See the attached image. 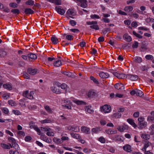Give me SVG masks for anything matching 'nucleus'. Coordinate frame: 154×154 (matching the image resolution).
I'll list each match as a JSON object with an SVG mask.
<instances>
[{"label":"nucleus","mask_w":154,"mask_h":154,"mask_svg":"<svg viewBox=\"0 0 154 154\" xmlns=\"http://www.w3.org/2000/svg\"><path fill=\"white\" fill-rule=\"evenodd\" d=\"M86 23L88 25H92L90 26V27L91 29L97 30L99 29L98 26L97 24V21H88Z\"/></svg>","instance_id":"1"},{"label":"nucleus","mask_w":154,"mask_h":154,"mask_svg":"<svg viewBox=\"0 0 154 154\" xmlns=\"http://www.w3.org/2000/svg\"><path fill=\"white\" fill-rule=\"evenodd\" d=\"M33 94V92H30L29 93V91H26L23 92L22 95L24 97L26 98L30 99H32L33 98L32 95Z\"/></svg>","instance_id":"2"},{"label":"nucleus","mask_w":154,"mask_h":154,"mask_svg":"<svg viewBox=\"0 0 154 154\" xmlns=\"http://www.w3.org/2000/svg\"><path fill=\"white\" fill-rule=\"evenodd\" d=\"M111 107L109 105H105L101 107V110L105 113L109 112L111 110Z\"/></svg>","instance_id":"3"},{"label":"nucleus","mask_w":154,"mask_h":154,"mask_svg":"<svg viewBox=\"0 0 154 154\" xmlns=\"http://www.w3.org/2000/svg\"><path fill=\"white\" fill-rule=\"evenodd\" d=\"M74 1L80 3V6L83 8H86L88 6L87 1L86 0H74Z\"/></svg>","instance_id":"4"},{"label":"nucleus","mask_w":154,"mask_h":154,"mask_svg":"<svg viewBox=\"0 0 154 154\" xmlns=\"http://www.w3.org/2000/svg\"><path fill=\"white\" fill-rule=\"evenodd\" d=\"M130 79L132 81H135L138 79V77L137 75H133L131 74L126 75L125 78Z\"/></svg>","instance_id":"5"},{"label":"nucleus","mask_w":154,"mask_h":154,"mask_svg":"<svg viewBox=\"0 0 154 154\" xmlns=\"http://www.w3.org/2000/svg\"><path fill=\"white\" fill-rule=\"evenodd\" d=\"M112 73L118 79H124L125 78L126 74L119 73L116 72H112Z\"/></svg>","instance_id":"6"},{"label":"nucleus","mask_w":154,"mask_h":154,"mask_svg":"<svg viewBox=\"0 0 154 154\" xmlns=\"http://www.w3.org/2000/svg\"><path fill=\"white\" fill-rule=\"evenodd\" d=\"M81 130L83 133L87 134H89L90 133V128L86 126H82L81 128Z\"/></svg>","instance_id":"7"},{"label":"nucleus","mask_w":154,"mask_h":154,"mask_svg":"<svg viewBox=\"0 0 154 154\" xmlns=\"http://www.w3.org/2000/svg\"><path fill=\"white\" fill-rule=\"evenodd\" d=\"M56 11L59 14L62 15L65 13V11L63 9L60 8V7L59 6H56L55 8Z\"/></svg>","instance_id":"8"},{"label":"nucleus","mask_w":154,"mask_h":154,"mask_svg":"<svg viewBox=\"0 0 154 154\" xmlns=\"http://www.w3.org/2000/svg\"><path fill=\"white\" fill-rule=\"evenodd\" d=\"M72 101L78 105L86 104V103L85 102L82 100H78L75 98H74L73 99Z\"/></svg>","instance_id":"9"},{"label":"nucleus","mask_w":154,"mask_h":154,"mask_svg":"<svg viewBox=\"0 0 154 154\" xmlns=\"http://www.w3.org/2000/svg\"><path fill=\"white\" fill-rule=\"evenodd\" d=\"M114 87L118 90H123L124 89L123 85L121 83H117L115 85Z\"/></svg>","instance_id":"10"},{"label":"nucleus","mask_w":154,"mask_h":154,"mask_svg":"<svg viewBox=\"0 0 154 154\" xmlns=\"http://www.w3.org/2000/svg\"><path fill=\"white\" fill-rule=\"evenodd\" d=\"M51 90L54 93L57 94H60L62 93V91L59 88H57L54 86L51 87Z\"/></svg>","instance_id":"11"},{"label":"nucleus","mask_w":154,"mask_h":154,"mask_svg":"<svg viewBox=\"0 0 154 154\" xmlns=\"http://www.w3.org/2000/svg\"><path fill=\"white\" fill-rule=\"evenodd\" d=\"M37 70L35 69H32V68H30L28 69L27 72L31 75H34L37 73Z\"/></svg>","instance_id":"12"},{"label":"nucleus","mask_w":154,"mask_h":154,"mask_svg":"<svg viewBox=\"0 0 154 154\" xmlns=\"http://www.w3.org/2000/svg\"><path fill=\"white\" fill-rule=\"evenodd\" d=\"M123 149L125 151L127 152H130L132 151L131 146L128 144L124 146L123 147Z\"/></svg>","instance_id":"13"},{"label":"nucleus","mask_w":154,"mask_h":154,"mask_svg":"<svg viewBox=\"0 0 154 154\" xmlns=\"http://www.w3.org/2000/svg\"><path fill=\"white\" fill-rule=\"evenodd\" d=\"M100 76L103 79L107 78L109 77V74L106 72H101L99 74Z\"/></svg>","instance_id":"14"},{"label":"nucleus","mask_w":154,"mask_h":154,"mask_svg":"<svg viewBox=\"0 0 154 154\" xmlns=\"http://www.w3.org/2000/svg\"><path fill=\"white\" fill-rule=\"evenodd\" d=\"M146 125L147 123L145 121L142 122H138V128L140 129H143L146 127Z\"/></svg>","instance_id":"15"},{"label":"nucleus","mask_w":154,"mask_h":154,"mask_svg":"<svg viewBox=\"0 0 154 154\" xmlns=\"http://www.w3.org/2000/svg\"><path fill=\"white\" fill-rule=\"evenodd\" d=\"M85 109L86 111L89 113H92L94 112V110L92 109L91 106H88L85 107Z\"/></svg>","instance_id":"16"},{"label":"nucleus","mask_w":154,"mask_h":154,"mask_svg":"<svg viewBox=\"0 0 154 154\" xmlns=\"http://www.w3.org/2000/svg\"><path fill=\"white\" fill-rule=\"evenodd\" d=\"M123 38L124 40L128 42H130L132 40L131 37L127 34H125L123 35Z\"/></svg>","instance_id":"17"},{"label":"nucleus","mask_w":154,"mask_h":154,"mask_svg":"<svg viewBox=\"0 0 154 154\" xmlns=\"http://www.w3.org/2000/svg\"><path fill=\"white\" fill-rule=\"evenodd\" d=\"M96 93L94 91H91L88 92L87 94V96L89 98H92L95 96Z\"/></svg>","instance_id":"18"},{"label":"nucleus","mask_w":154,"mask_h":154,"mask_svg":"<svg viewBox=\"0 0 154 154\" xmlns=\"http://www.w3.org/2000/svg\"><path fill=\"white\" fill-rule=\"evenodd\" d=\"M127 121L134 127H137V126L133 119H127Z\"/></svg>","instance_id":"19"},{"label":"nucleus","mask_w":154,"mask_h":154,"mask_svg":"<svg viewBox=\"0 0 154 154\" xmlns=\"http://www.w3.org/2000/svg\"><path fill=\"white\" fill-rule=\"evenodd\" d=\"M50 2L54 3L56 5H60L61 4V0H47Z\"/></svg>","instance_id":"20"},{"label":"nucleus","mask_w":154,"mask_h":154,"mask_svg":"<svg viewBox=\"0 0 154 154\" xmlns=\"http://www.w3.org/2000/svg\"><path fill=\"white\" fill-rule=\"evenodd\" d=\"M51 40L54 44H57L58 42L57 38L55 36H53L51 37Z\"/></svg>","instance_id":"21"},{"label":"nucleus","mask_w":154,"mask_h":154,"mask_svg":"<svg viewBox=\"0 0 154 154\" xmlns=\"http://www.w3.org/2000/svg\"><path fill=\"white\" fill-rule=\"evenodd\" d=\"M24 12L26 14H32L34 13V12L31 9L27 8L25 9Z\"/></svg>","instance_id":"22"},{"label":"nucleus","mask_w":154,"mask_h":154,"mask_svg":"<svg viewBox=\"0 0 154 154\" xmlns=\"http://www.w3.org/2000/svg\"><path fill=\"white\" fill-rule=\"evenodd\" d=\"M32 126V127L38 132V134L39 135H42L41 133V131L40 129L37 127L35 126V125H31L30 127L31 128Z\"/></svg>","instance_id":"23"},{"label":"nucleus","mask_w":154,"mask_h":154,"mask_svg":"<svg viewBox=\"0 0 154 154\" xmlns=\"http://www.w3.org/2000/svg\"><path fill=\"white\" fill-rule=\"evenodd\" d=\"M70 134L72 137L76 139H79L80 138V136L79 135L73 132H71L70 133Z\"/></svg>","instance_id":"24"},{"label":"nucleus","mask_w":154,"mask_h":154,"mask_svg":"<svg viewBox=\"0 0 154 154\" xmlns=\"http://www.w3.org/2000/svg\"><path fill=\"white\" fill-rule=\"evenodd\" d=\"M28 57L29 59L30 58L32 59H36L37 58V56L35 54L33 53H30L28 54Z\"/></svg>","instance_id":"25"},{"label":"nucleus","mask_w":154,"mask_h":154,"mask_svg":"<svg viewBox=\"0 0 154 154\" xmlns=\"http://www.w3.org/2000/svg\"><path fill=\"white\" fill-rule=\"evenodd\" d=\"M65 103H68V104H66L65 105H63V106H64L65 107H66V108L68 109H71V106L70 104L72 103L71 102H70L69 100H66L65 101Z\"/></svg>","instance_id":"26"},{"label":"nucleus","mask_w":154,"mask_h":154,"mask_svg":"<svg viewBox=\"0 0 154 154\" xmlns=\"http://www.w3.org/2000/svg\"><path fill=\"white\" fill-rule=\"evenodd\" d=\"M7 54V52L2 49L0 50V57H3L5 56Z\"/></svg>","instance_id":"27"},{"label":"nucleus","mask_w":154,"mask_h":154,"mask_svg":"<svg viewBox=\"0 0 154 154\" xmlns=\"http://www.w3.org/2000/svg\"><path fill=\"white\" fill-rule=\"evenodd\" d=\"M101 130V128L100 127H96L93 128L91 130L92 132L97 133Z\"/></svg>","instance_id":"28"},{"label":"nucleus","mask_w":154,"mask_h":154,"mask_svg":"<svg viewBox=\"0 0 154 154\" xmlns=\"http://www.w3.org/2000/svg\"><path fill=\"white\" fill-rule=\"evenodd\" d=\"M125 11L127 12H129L132 11L133 8L132 6H129L125 7L124 9Z\"/></svg>","instance_id":"29"},{"label":"nucleus","mask_w":154,"mask_h":154,"mask_svg":"<svg viewBox=\"0 0 154 154\" xmlns=\"http://www.w3.org/2000/svg\"><path fill=\"white\" fill-rule=\"evenodd\" d=\"M62 65L61 62L60 60H58L54 63V65L56 67H59Z\"/></svg>","instance_id":"30"},{"label":"nucleus","mask_w":154,"mask_h":154,"mask_svg":"<svg viewBox=\"0 0 154 154\" xmlns=\"http://www.w3.org/2000/svg\"><path fill=\"white\" fill-rule=\"evenodd\" d=\"M53 141L54 142L57 144L61 143H62V140L57 137H54L53 138Z\"/></svg>","instance_id":"31"},{"label":"nucleus","mask_w":154,"mask_h":154,"mask_svg":"<svg viewBox=\"0 0 154 154\" xmlns=\"http://www.w3.org/2000/svg\"><path fill=\"white\" fill-rule=\"evenodd\" d=\"M141 137L143 139L147 140L150 138V136L149 134H143L141 135Z\"/></svg>","instance_id":"32"},{"label":"nucleus","mask_w":154,"mask_h":154,"mask_svg":"<svg viewBox=\"0 0 154 154\" xmlns=\"http://www.w3.org/2000/svg\"><path fill=\"white\" fill-rule=\"evenodd\" d=\"M136 94L137 96L139 97H142L143 95V93L141 91L137 89H136Z\"/></svg>","instance_id":"33"},{"label":"nucleus","mask_w":154,"mask_h":154,"mask_svg":"<svg viewBox=\"0 0 154 154\" xmlns=\"http://www.w3.org/2000/svg\"><path fill=\"white\" fill-rule=\"evenodd\" d=\"M134 61L137 63H141L142 61V58L139 57H136L134 58Z\"/></svg>","instance_id":"34"},{"label":"nucleus","mask_w":154,"mask_h":154,"mask_svg":"<svg viewBox=\"0 0 154 154\" xmlns=\"http://www.w3.org/2000/svg\"><path fill=\"white\" fill-rule=\"evenodd\" d=\"M10 146L12 148L13 147L16 150H18L19 149V147L18 144L17 143H15L14 144H13L11 145V144H10Z\"/></svg>","instance_id":"35"},{"label":"nucleus","mask_w":154,"mask_h":154,"mask_svg":"<svg viewBox=\"0 0 154 154\" xmlns=\"http://www.w3.org/2000/svg\"><path fill=\"white\" fill-rule=\"evenodd\" d=\"M3 86L4 88L8 89L9 90H11L12 89L11 85L9 84H4L3 85Z\"/></svg>","instance_id":"36"},{"label":"nucleus","mask_w":154,"mask_h":154,"mask_svg":"<svg viewBox=\"0 0 154 154\" xmlns=\"http://www.w3.org/2000/svg\"><path fill=\"white\" fill-rule=\"evenodd\" d=\"M8 103L12 106H15L17 105L16 102L12 100H10L8 101Z\"/></svg>","instance_id":"37"},{"label":"nucleus","mask_w":154,"mask_h":154,"mask_svg":"<svg viewBox=\"0 0 154 154\" xmlns=\"http://www.w3.org/2000/svg\"><path fill=\"white\" fill-rule=\"evenodd\" d=\"M122 116V115L119 112L115 113L113 115V117L117 118H120Z\"/></svg>","instance_id":"38"},{"label":"nucleus","mask_w":154,"mask_h":154,"mask_svg":"<svg viewBox=\"0 0 154 154\" xmlns=\"http://www.w3.org/2000/svg\"><path fill=\"white\" fill-rule=\"evenodd\" d=\"M62 73L65 75H66L67 76L69 77H72V73L70 72L64 71L62 72Z\"/></svg>","instance_id":"39"},{"label":"nucleus","mask_w":154,"mask_h":154,"mask_svg":"<svg viewBox=\"0 0 154 154\" xmlns=\"http://www.w3.org/2000/svg\"><path fill=\"white\" fill-rule=\"evenodd\" d=\"M1 146L2 148L6 149H9L11 147L10 144H9V145H8L5 143H1Z\"/></svg>","instance_id":"40"},{"label":"nucleus","mask_w":154,"mask_h":154,"mask_svg":"<svg viewBox=\"0 0 154 154\" xmlns=\"http://www.w3.org/2000/svg\"><path fill=\"white\" fill-rule=\"evenodd\" d=\"M8 140L11 143V145L13 144H14V143H16V140L13 137H9L8 138Z\"/></svg>","instance_id":"41"},{"label":"nucleus","mask_w":154,"mask_h":154,"mask_svg":"<svg viewBox=\"0 0 154 154\" xmlns=\"http://www.w3.org/2000/svg\"><path fill=\"white\" fill-rule=\"evenodd\" d=\"M117 129L119 131L121 132H123L125 130V128L124 126H119Z\"/></svg>","instance_id":"42"},{"label":"nucleus","mask_w":154,"mask_h":154,"mask_svg":"<svg viewBox=\"0 0 154 154\" xmlns=\"http://www.w3.org/2000/svg\"><path fill=\"white\" fill-rule=\"evenodd\" d=\"M90 79L91 80L93 81V82L95 84H99V82L93 76H91L90 77Z\"/></svg>","instance_id":"43"},{"label":"nucleus","mask_w":154,"mask_h":154,"mask_svg":"<svg viewBox=\"0 0 154 154\" xmlns=\"http://www.w3.org/2000/svg\"><path fill=\"white\" fill-rule=\"evenodd\" d=\"M41 130L44 131H51V129L48 127H42L41 128Z\"/></svg>","instance_id":"44"},{"label":"nucleus","mask_w":154,"mask_h":154,"mask_svg":"<svg viewBox=\"0 0 154 154\" xmlns=\"http://www.w3.org/2000/svg\"><path fill=\"white\" fill-rule=\"evenodd\" d=\"M34 2L32 0H29L26 2V4L28 5H33L34 4Z\"/></svg>","instance_id":"45"},{"label":"nucleus","mask_w":154,"mask_h":154,"mask_svg":"<svg viewBox=\"0 0 154 154\" xmlns=\"http://www.w3.org/2000/svg\"><path fill=\"white\" fill-rule=\"evenodd\" d=\"M41 122L42 123H50L51 122V121L50 119H46L44 120H42Z\"/></svg>","instance_id":"46"},{"label":"nucleus","mask_w":154,"mask_h":154,"mask_svg":"<svg viewBox=\"0 0 154 154\" xmlns=\"http://www.w3.org/2000/svg\"><path fill=\"white\" fill-rule=\"evenodd\" d=\"M45 109L48 112L51 113L52 112V110L48 106H44Z\"/></svg>","instance_id":"47"},{"label":"nucleus","mask_w":154,"mask_h":154,"mask_svg":"<svg viewBox=\"0 0 154 154\" xmlns=\"http://www.w3.org/2000/svg\"><path fill=\"white\" fill-rule=\"evenodd\" d=\"M133 34L134 35L139 38H142V36L136 33L134 31H133Z\"/></svg>","instance_id":"48"},{"label":"nucleus","mask_w":154,"mask_h":154,"mask_svg":"<svg viewBox=\"0 0 154 154\" xmlns=\"http://www.w3.org/2000/svg\"><path fill=\"white\" fill-rule=\"evenodd\" d=\"M11 12L15 14H18L20 13V11L18 9H14L11 10Z\"/></svg>","instance_id":"49"},{"label":"nucleus","mask_w":154,"mask_h":154,"mask_svg":"<svg viewBox=\"0 0 154 154\" xmlns=\"http://www.w3.org/2000/svg\"><path fill=\"white\" fill-rule=\"evenodd\" d=\"M69 23L72 26H74L76 24V22L74 20H70L69 21Z\"/></svg>","instance_id":"50"},{"label":"nucleus","mask_w":154,"mask_h":154,"mask_svg":"<svg viewBox=\"0 0 154 154\" xmlns=\"http://www.w3.org/2000/svg\"><path fill=\"white\" fill-rule=\"evenodd\" d=\"M141 70L143 71H145L148 69V66H142L140 67Z\"/></svg>","instance_id":"51"},{"label":"nucleus","mask_w":154,"mask_h":154,"mask_svg":"<svg viewBox=\"0 0 154 154\" xmlns=\"http://www.w3.org/2000/svg\"><path fill=\"white\" fill-rule=\"evenodd\" d=\"M145 58L147 60H152L153 57L152 55H147L145 56Z\"/></svg>","instance_id":"52"},{"label":"nucleus","mask_w":154,"mask_h":154,"mask_svg":"<svg viewBox=\"0 0 154 154\" xmlns=\"http://www.w3.org/2000/svg\"><path fill=\"white\" fill-rule=\"evenodd\" d=\"M28 108L29 109H34L37 108V107L36 106H32L31 104L28 106Z\"/></svg>","instance_id":"53"},{"label":"nucleus","mask_w":154,"mask_h":154,"mask_svg":"<svg viewBox=\"0 0 154 154\" xmlns=\"http://www.w3.org/2000/svg\"><path fill=\"white\" fill-rule=\"evenodd\" d=\"M139 43L137 42H135L132 45V47L134 48H137L138 46Z\"/></svg>","instance_id":"54"},{"label":"nucleus","mask_w":154,"mask_h":154,"mask_svg":"<svg viewBox=\"0 0 154 154\" xmlns=\"http://www.w3.org/2000/svg\"><path fill=\"white\" fill-rule=\"evenodd\" d=\"M10 6L13 8H16L18 7V5L15 3H12L10 4Z\"/></svg>","instance_id":"55"},{"label":"nucleus","mask_w":154,"mask_h":154,"mask_svg":"<svg viewBox=\"0 0 154 154\" xmlns=\"http://www.w3.org/2000/svg\"><path fill=\"white\" fill-rule=\"evenodd\" d=\"M66 38L69 40H71L73 39V36L71 35H67L66 36Z\"/></svg>","instance_id":"56"},{"label":"nucleus","mask_w":154,"mask_h":154,"mask_svg":"<svg viewBox=\"0 0 154 154\" xmlns=\"http://www.w3.org/2000/svg\"><path fill=\"white\" fill-rule=\"evenodd\" d=\"M91 17L92 19H99L100 17L99 16L96 14L91 15L90 16Z\"/></svg>","instance_id":"57"},{"label":"nucleus","mask_w":154,"mask_h":154,"mask_svg":"<svg viewBox=\"0 0 154 154\" xmlns=\"http://www.w3.org/2000/svg\"><path fill=\"white\" fill-rule=\"evenodd\" d=\"M67 13L69 15H73V14L74 13L73 10L72 9H69L67 11Z\"/></svg>","instance_id":"58"},{"label":"nucleus","mask_w":154,"mask_h":154,"mask_svg":"<svg viewBox=\"0 0 154 154\" xmlns=\"http://www.w3.org/2000/svg\"><path fill=\"white\" fill-rule=\"evenodd\" d=\"M98 140L102 143H104L105 142V140L104 138L100 137L98 139Z\"/></svg>","instance_id":"59"},{"label":"nucleus","mask_w":154,"mask_h":154,"mask_svg":"<svg viewBox=\"0 0 154 154\" xmlns=\"http://www.w3.org/2000/svg\"><path fill=\"white\" fill-rule=\"evenodd\" d=\"M110 29L109 28H106L103 29L102 32L104 34H106L108 32L110 31Z\"/></svg>","instance_id":"60"},{"label":"nucleus","mask_w":154,"mask_h":154,"mask_svg":"<svg viewBox=\"0 0 154 154\" xmlns=\"http://www.w3.org/2000/svg\"><path fill=\"white\" fill-rule=\"evenodd\" d=\"M67 87V85L65 83H62L60 87L61 89L66 90V89Z\"/></svg>","instance_id":"61"},{"label":"nucleus","mask_w":154,"mask_h":154,"mask_svg":"<svg viewBox=\"0 0 154 154\" xmlns=\"http://www.w3.org/2000/svg\"><path fill=\"white\" fill-rule=\"evenodd\" d=\"M131 26L134 28H135L137 26V24L135 21H134L131 24Z\"/></svg>","instance_id":"62"},{"label":"nucleus","mask_w":154,"mask_h":154,"mask_svg":"<svg viewBox=\"0 0 154 154\" xmlns=\"http://www.w3.org/2000/svg\"><path fill=\"white\" fill-rule=\"evenodd\" d=\"M32 140V137L30 136H26L25 138V140L26 141H29Z\"/></svg>","instance_id":"63"},{"label":"nucleus","mask_w":154,"mask_h":154,"mask_svg":"<svg viewBox=\"0 0 154 154\" xmlns=\"http://www.w3.org/2000/svg\"><path fill=\"white\" fill-rule=\"evenodd\" d=\"M2 110L3 112L5 114H8L9 112L8 109L6 108H4Z\"/></svg>","instance_id":"64"}]
</instances>
